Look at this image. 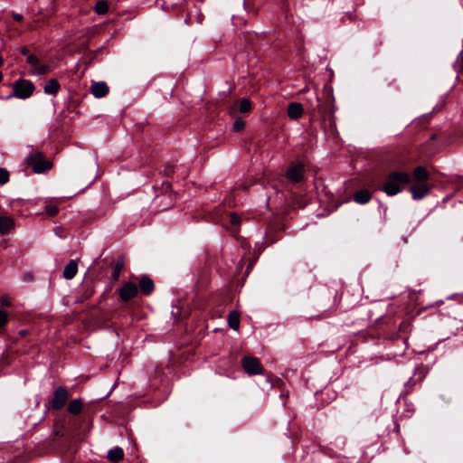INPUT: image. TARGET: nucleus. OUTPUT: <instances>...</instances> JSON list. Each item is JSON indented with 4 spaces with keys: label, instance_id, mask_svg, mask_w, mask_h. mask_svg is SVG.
<instances>
[{
    "label": "nucleus",
    "instance_id": "obj_1",
    "mask_svg": "<svg viewBox=\"0 0 463 463\" xmlns=\"http://www.w3.org/2000/svg\"><path fill=\"white\" fill-rule=\"evenodd\" d=\"M411 183V175L404 171H392L389 173L383 184L382 190L388 195L400 194L403 187Z\"/></svg>",
    "mask_w": 463,
    "mask_h": 463
},
{
    "label": "nucleus",
    "instance_id": "obj_2",
    "mask_svg": "<svg viewBox=\"0 0 463 463\" xmlns=\"http://www.w3.org/2000/svg\"><path fill=\"white\" fill-rule=\"evenodd\" d=\"M26 165L31 167L34 173L41 174L52 168V163L46 160L39 151L31 153L26 160Z\"/></svg>",
    "mask_w": 463,
    "mask_h": 463
},
{
    "label": "nucleus",
    "instance_id": "obj_3",
    "mask_svg": "<svg viewBox=\"0 0 463 463\" xmlns=\"http://www.w3.org/2000/svg\"><path fill=\"white\" fill-rule=\"evenodd\" d=\"M14 92L11 93L7 99L16 97L22 99L30 98L34 91V85L32 81L27 80L19 79L13 83Z\"/></svg>",
    "mask_w": 463,
    "mask_h": 463
},
{
    "label": "nucleus",
    "instance_id": "obj_4",
    "mask_svg": "<svg viewBox=\"0 0 463 463\" xmlns=\"http://www.w3.org/2000/svg\"><path fill=\"white\" fill-rule=\"evenodd\" d=\"M138 288L137 283L132 281L125 282L118 289V296L121 301L128 302L138 295Z\"/></svg>",
    "mask_w": 463,
    "mask_h": 463
},
{
    "label": "nucleus",
    "instance_id": "obj_5",
    "mask_svg": "<svg viewBox=\"0 0 463 463\" xmlns=\"http://www.w3.org/2000/svg\"><path fill=\"white\" fill-rule=\"evenodd\" d=\"M244 371L250 375L263 374V368L260 361L251 356H245L241 360Z\"/></svg>",
    "mask_w": 463,
    "mask_h": 463
},
{
    "label": "nucleus",
    "instance_id": "obj_6",
    "mask_svg": "<svg viewBox=\"0 0 463 463\" xmlns=\"http://www.w3.org/2000/svg\"><path fill=\"white\" fill-rule=\"evenodd\" d=\"M305 166L301 163L292 164L286 173L287 178L292 183H298L304 179Z\"/></svg>",
    "mask_w": 463,
    "mask_h": 463
},
{
    "label": "nucleus",
    "instance_id": "obj_7",
    "mask_svg": "<svg viewBox=\"0 0 463 463\" xmlns=\"http://www.w3.org/2000/svg\"><path fill=\"white\" fill-rule=\"evenodd\" d=\"M69 399L68 391L62 387H58L53 392V398L52 401V406L55 410H61L64 407Z\"/></svg>",
    "mask_w": 463,
    "mask_h": 463
},
{
    "label": "nucleus",
    "instance_id": "obj_8",
    "mask_svg": "<svg viewBox=\"0 0 463 463\" xmlns=\"http://www.w3.org/2000/svg\"><path fill=\"white\" fill-rule=\"evenodd\" d=\"M430 189L431 186L427 182L414 183L410 188V193L413 200H420L430 194Z\"/></svg>",
    "mask_w": 463,
    "mask_h": 463
},
{
    "label": "nucleus",
    "instance_id": "obj_9",
    "mask_svg": "<svg viewBox=\"0 0 463 463\" xmlns=\"http://www.w3.org/2000/svg\"><path fill=\"white\" fill-rule=\"evenodd\" d=\"M90 92L95 98H103L109 92V87L106 82H93L90 86Z\"/></svg>",
    "mask_w": 463,
    "mask_h": 463
},
{
    "label": "nucleus",
    "instance_id": "obj_10",
    "mask_svg": "<svg viewBox=\"0 0 463 463\" xmlns=\"http://www.w3.org/2000/svg\"><path fill=\"white\" fill-rule=\"evenodd\" d=\"M304 112V108L301 103L291 102L288 106L287 113L290 119H298Z\"/></svg>",
    "mask_w": 463,
    "mask_h": 463
},
{
    "label": "nucleus",
    "instance_id": "obj_11",
    "mask_svg": "<svg viewBox=\"0 0 463 463\" xmlns=\"http://www.w3.org/2000/svg\"><path fill=\"white\" fill-rule=\"evenodd\" d=\"M138 285L140 292L146 296L150 295L155 288L153 280L146 276H143L140 278Z\"/></svg>",
    "mask_w": 463,
    "mask_h": 463
},
{
    "label": "nucleus",
    "instance_id": "obj_12",
    "mask_svg": "<svg viewBox=\"0 0 463 463\" xmlns=\"http://www.w3.org/2000/svg\"><path fill=\"white\" fill-rule=\"evenodd\" d=\"M78 271V264L77 261L71 260L64 268L62 276L66 279H71L75 277Z\"/></svg>",
    "mask_w": 463,
    "mask_h": 463
},
{
    "label": "nucleus",
    "instance_id": "obj_13",
    "mask_svg": "<svg viewBox=\"0 0 463 463\" xmlns=\"http://www.w3.org/2000/svg\"><path fill=\"white\" fill-rule=\"evenodd\" d=\"M14 228V220L8 216H0V233L6 234Z\"/></svg>",
    "mask_w": 463,
    "mask_h": 463
},
{
    "label": "nucleus",
    "instance_id": "obj_14",
    "mask_svg": "<svg viewBox=\"0 0 463 463\" xmlns=\"http://www.w3.org/2000/svg\"><path fill=\"white\" fill-rule=\"evenodd\" d=\"M372 198L371 193L366 190H359L354 194V200L360 204L367 203Z\"/></svg>",
    "mask_w": 463,
    "mask_h": 463
},
{
    "label": "nucleus",
    "instance_id": "obj_15",
    "mask_svg": "<svg viewBox=\"0 0 463 463\" xmlns=\"http://www.w3.org/2000/svg\"><path fill=\"white\" fill-rule=\"evenodd\" d=\"M429 176L430 175L428 171L422 166H417L413 170V177L415 179L414 183L426 182Z\"/></svg>",
    "mask_w": 463,
    "mask_h": 463
},
{
    "label": "nucleus",
    "instance_id": "obj_16",
    "mask_svg": "<svg viewBox=\"0 0 463 463\" xmlns=\"http://www.w3.org/2000/svg\"><path fill=\"white\" fill-rule=\"evenodd\" d=\"M43 90L46 94L54 95L59 91L60 84L57 80L51 79L48 80Z\"/></svg>",
    "mask_w": 463,
    "mask_h": 463
},
{
    "label": "nucleus",
    "instance_id": "obj_17",
    "mask_svg": "<svg viewBox=\"0 0 463 463\" xmlns=\"http://www.w3.org/2000/svg\"><path fill=\"white\" fill-rule=\"evenodd\" d=\"M124 457L123 449L119 447H116L108 452V458L111 462H118Z\"/></svg>",
    "mask_w": 463,
    "mask_h": 463
},
{
    "label": "nucleus",
    "instance_id": "obj_18",
    "mask_svg": "<svg viewBox=\"0 0 463 463\" xmlns=\"http://www.w3.org/2000/svg\"><path fill=\"white\" fill-rule=\"evenodd\" d=\"M228 324L235 331L240 327V314L236 311H231L228 316Z\"/></svg>",
    "mask_w": 463,
    "mask_h": 463
},
{
    "label": "nucleus",
    "instance_id": "obj_19",
    "mask_svg": "<svg viewBox=\"0 0 463 463\" xmlns=\"http://www.w3.org/2000/svg\"><path fill=\"white\" fill-rule=\"evenodd\" d=\"M82 401L80 399H74L70 402L68 405V411L71 414H79L82 410Z\"/></svg>",
    "mask_w": 463,
    "mask_h": 463
},
{
    "label": "nucleus",
    "instance_id": "obj_20",
    "mask_svg": "<svg viewBox=\"0 0 463 463\" xmlns=\"http://www.w3.org/2000/svg\"><path fill=\"white\" fill-rule=\"evenodd\" d=\"M124 268V261L123 260H118L114 267V270L112 273V279L118 280L119 278V275Z\"/></svg>",
    "mask_w": 463,
    "mask_h": 463
},
{
    "label": "nucleus",
    "instance_id": "obj_21",
    "mask_svg": "<svg viewBox=\"0 0 463 463\" xmlns=\"http://www.w3.org/2000/svg\"><path fill=\"white\" fill-rule=\"evenodd\" d=\"M251 109V102L248 99H242L239 101V111L241 113H247Z\"/></svg>",
    "mask_w": 463,
    "mask_h": 463
},
{
    "label": "nucleus",
    "instance_id": "obj_22",
    "mask_svg": "<svg viewBox=\"0 0 463 463\" xmlns=\"http://www.w3.org/2000/svg\"><path fill=\"white\" fill-rule=\"evenodd\" d=\"M109 5L106 1H99L95 5V11L99 14H104L108 12Z\"/></svg>",
    "mask_w": 463,
    "mask_h": 463
},
{
    "label": "nucleus",
    "instance_id": "obj_23",
    "mask_svg": "<svg viewBox=\"0 0 463 463\" xmlns=\"http://www.w3.org/2000/svg\"><path fill=\"white\" fill-rule=\"evenodd\" d=\"M9 181V172L3 167H0V184H5Z\"/></svg>",
    "mask_w": 463,
    "mask_h": 463
},
{
    "label": "nucleus",
    "instance_id": "obj_24",
    "mask_svg": "<svg viewBox=\"0 0 463 463\" xmlns=\"http://www.w3.org/2000/svg\"><path fill=\"white\" fill-rule=\"evenodd\" d=\"M44 213L49 216H54L58 213V208L56 205L49 204L45 207Z\"/></svg>",
    "mask_w": 463,
    "mask_h": 463
},
{
    "label": "nucleus",
    "instance_id": "obj_25",
    "mask_svg": "<svg viewBox=\"0 0 463 463\" xmlns=\"http://www.w3.org/2000/svg\"><path fill=\"white\" fill-rule=\"evenodd\" d=\"M8 321V314L5 310L0 309V328L5 326Z\"/></svg>",
    "mask_w": 463,
    "mask_h": 463
},
{
    "label": "nucleus",
    "instance_id": "obj_26",
    "mask_svg": "<svg viewBox=\"0 0 463 463\" xmlns=\"http://www.w3.org/2000/svg\"><path fill=\"white\" fill-rule=\"evenodd\" d=\"M245 127V123L241 119H237L232 126L234 131L239 132L242 130Z\"/></svg>",
    "mask_w": 463,
    "mask_h": 463
},
{
    "label": "nucleus",
    "instance_id": "obj_27",
    "mask_svg": "<svg viewBox=\"0 0 463 463\" xmlns=\"http://www.w3.org/2000/svg\"><path fill=\"white\" fill-rule=\"evenodd\" d=\"M230 222L232 225H239L241 222V218L235 213H231Z\"/></svg>",
    "mask_w": 463,
    "mask_h": 463
},
{
    "label": "nucleus",
    "instance_id": "obj_28",
    "mask_svg": "<svg viewBox=\"0 0 463 463\" xmlns=\"http://www.w3.org/2000/svg\"><path fill=\"white\" fill-rule=\"evenodd\" d=\"M27 62L33 66H38L39 60L35 55L30 54L27 57Z\"/></svg>",
    "mask_w": 463,
    "mask_h": 463
},
{
    "label": "nucleus",
    "instance_id": "obj_29",
    "mask_svg": "<svg viewBox=\"0 0 463 463\" xmlns=\"http://www.w3.org/2000/svg\"><path fill=\"white\" fill-rule=\"evenodd\" d=\"M35 71L34 73L36 74H39V75H42V74H44L48 71V67L45 66V65H42V66H35Z\"/></svg>",
    "mask_w": 463,
    "mask_h": 463
},
{
    "label": "nucleus",
    "instance_id": "obj_30",
    "mask_svg": "<svg viewBox=\"0 0 463 463\" xmlns=\"http://www.w3.org/2000/svg\"><path fill=\"white\" fill-rule=\"evenodd\" d=\"M0 302L3 306H9L10 305V301L8 299L7 297H2L1 299H0Z\"/></svg>",
    "mask_w": 463,
    "mask_h": 463
},
{
    "label": "nucleus",
    "instance_id": "obj_31",
    "mask_svg": "<svg viewBox=\"0 0 463 463\" xmlns=\"http://www.w3.org/2000/svg\"><path fill=\"white\" fill-rule=\"evenodd\" d=\"M20 52L24 55H26L28 57V55H30L29 53V50L27 47L24 46V47H21L20 48Z\"/></svg>",
    "mask_w": 463,
    "mask_h": 463
},
{
    "label": "nucleus",
    "instance_id": "obj_32",
    "mask_svg": "<svg viewBox=\"0 0 463 463\" xmlns=\"http://www.w3.org/2000/svg\"><path fill=\"white\" fill-rule=\"evenodd\" d=\"M13 17L14 20L20 22L23 20V15L20 14H13Z\"/></svg>",
    "mask_w": 463,
    "mask_h": 463
},
{
    "label": "nucleus",
    "instance_id": "obj_33",
    "mask_svg": "<svg viewBox=\"0 0 463 463\" xmlns=\"http://www.w3.org/2000/svg\"><path fill=\"white\" fill-rule=\"evenodd\" d=\"M4 64V59L2 58V56L0 55V67L3 66Z\"/></svg>",
    "mask_w": 463,
    "mask_h": 463
},
{
    "label": "nucleus",
    "instance_id": "obj_34",
    "mask_svg": "<svg viewBox=\"0 0 463 463\" xmlns=\"http://www.w3.org/2000/svg\"><path fill=\"white\" fill-rule=\"evenodd\" d=\"M2 80H3V74H2V72L0 71V82L2 81Z\"/></svg>",
    "mask_w": 463,
    "mask_h": 463
}]
</instances>
